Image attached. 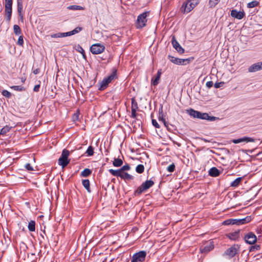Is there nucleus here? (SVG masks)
<instances>
[{
	"label": "nucleus",
	"instance_id": "nucleus-1",
	"mask_svg": "<svg viewBox=\"0 0 262 262\" xmlns=\"http://www.w3.org/2000/svg\"><path fill=\"white\" fill-rule=\"evenodd\" d=\"M201 0H187L184 3L181 8L183 13H188L192 10L199 3Z\"/></svg>",
	"mask_w": 262,
	"mask_h": 262
},
{
	"label": "nucleus",
	"instance_id": "nucleus-2",
	"mask_svg": "<svg viewBox=\"0 0 262 262\" xmlns=\"http://www.w3.org/2000/svg\"><path fill=\"white\" fill-rule=\"evenodd\" d=\"M70 155L69 150L64 149L62 150L61 156L58 159V164L62 166V168L65 167L70 162L68 157Z\"/></svg>",
	"mask_w": 262,
	"mask_h": 262
},
{
	"label": "nucleus",
	"instance_id": "nucleus-3",
	"mask_svg": "<svg viewBox=\"0 0 262 262\" xmlns=\"http://www.w3.org/2000/svg\"><path fill=\"white\" fill-rule=\"evenodd\" d=\"M154 184V182L152 180H147L143 183L139 187L135 192V194L139 195L143 191L149 189Z\"/></svg>",
	"mask_w": 262,
	"mask_h": 262
},
{
	"label": "nucleus",
	"instance_id": "nucleus-4",
	"mask_svg": "<svg viewBox=\"0 0 262 262\" xmlns=\"http://www.w3.org/2000/svg\"><path fill=\"white\" fill-rule=\"evenodd\" d=\"M148 14V12H144L138 16L136 22V27L137 28H142L146 26L147 22L146 17Z\"/></svg>",
	"mask_w": 262,
	"mask_h": 262
},
{
	"label": "nucleus",
	"instance_id": "nucleus-5",
	"mask_svg": "<svg viewBox=\"0 0 262 262\" xmlns=\"http://www.w3.org/2000/svg\"><path fill=\"white\" fill-rule=\"evenodd\" d=\"M239 246L238 245H233L231 247L227 249L224 253V255L228 256L229 258H231L234 256L238 252Z\"/></svg>",
	"mask_w": 262,
	"mask_h": 262
},
{
	"label": "nucleus",
	"instance_id": "nucleus-6",
	"mask_svg": "<svg viewBox=\"0 0 262 262\" xmlns=\"http://www.w3.org/2000/svg\"><path fill=\"white\" fill-rule=\"evenodd\" d=\"M146 256V252L144 251H141L133 256L131 262H143Z\"/></svg>",
	"mask_w": 262,
	"mask_h": 262
},
{
	"label": "nucleus",
	"instance_id": "nucleus-7",
	"mask_svg": "<svg viewBox=\"0 0 262 262\" xmlns=\"http://www.w3.org/2000/svg\"><path fill=\"white\" fill-rule=\"evenodd\" d=\"M116 78V71H114L108 77L104 78L101 83V89H104L112 80Z\"/></svg>",
	"mask_w": 262,
	"mask_h": 262
},
{
	"label": "nucleus",
	"instance_id": "nucleus-8",
	"mask_svg": "<svg viewBox=\"0 0 262 262\" xmlns=\"http://www.w3.org/2000/svg\"><path fill=\"white\" fill-rule=\"evenodd\" d=\"M105 48V46L102 44L95 43L91 47L90 50L93 54H99L103 52Z\"/></svg>",
	"mask_w": 262,
	"mask_h": 262
},
{
	"label": "nucleus",
	"instance_id": "nucleus-9",
	"mask_svg": "<svg viewBox=\"0 0 262 262\" xmlns=\"http://www.w3.org/2000/svg\"><path fill=\"white\" fill-rule=\"evenodd\" d=\"M168 58L171 62H172L174 64H176L185 65L187 63H188L190 61V60L189 58L180 59V58L174 57L171 55H168Z\"/></svg>",
	"mask_w": 262,
	"mask_h": 262
},
{
	"label": "nucleus",
	"instance_id": "nucleus-10",
	"mask_svg": "<svg viewBox=\"0 0 262 262\" xmlns=\"http://www.w3.org/2000/svg\"><path fill=\"white\" fill-rule=\"evenodd\" d=\"M245 240L247 243L252 245L256 242L257 238L253 233L249 232L245 236Z\"/></svg>",
	"mask_w": 262,
	"mask_h": 262
},
{
	"label": "nucleus",
	"instance_id": "nucleus-11",
	"mask_svg": "<svg viewBox=\"0 0 262 262\" xmlns=\"http://www.w3.org/2000/svg\"><path fill=\"white\" fill-rule=\"evenodd\" d=\"M213 248V242L212 241H209L205 244L204 246L201 247L200 251L202 253H207Z\"/></svg>",
	"mask_w": 262,
	"mask_h": 262
},
{
	"label": "nucleus",
	"instance_id": "nucleus-12",
	"mask_svg": "<svg viewBox=\"0 0 262 262\" xmlns=\"http://www.w3.org/2000/svg\"><path fill=\"white\" fill-rule=\"evenodd\" d=\"M255 140L251 137H244L242 138L233 139L232 140V142L234 144H238L241 142H254Z\"/></svg>",
	"mask_w": 262,
	"mask_h": 262
},
{
	"label": "nucleus",
	"instance_id": "nucleus-13",
	"mask_svg": "<svg viewBox=\"0 0 262 262\" xmlns=\"http://www.w3.org/2000/svg\"><path fill=\"white\" fill-rule=\"evenodd\" d=\"M262 69V62H257L251 65L248 68L249 72H255Z\"/></svg>",
	"mask_w": 262,
	"mask_h": 262
},
{
	"label": "nucleus",
	"instance_id": "nucleus-14",
	"mask_svg": "<svg viewBox=\"0 0 262 262\" xmlns=\"http://www.w3.org/2000/svg\"><path fill=\"white\" fill-rule=\"evenodd\" d=\"M231 16L238 19H242L245 16L244 11H238L236 10H232L231 12Z\"/></svg>",
	"mask_w": 262,
	"mask_h": 262
},
{
	"label": "nucleus",
	"instance_id": "nucleus-15",
	"mask_svg": "<svg viewBox=\"0 0 262 262\" xmlns=\"http://www.w3.org/2000/svg\"><path fill=\"white\" fill-rule=\"evenodd\" d=\"M251 217L250 216H247L245 218L239 219V220H234L232 225H242L247 223H249L251 221Z\"/></svg>",
	"mask_w": 262,
	"mask_h": 262
},
{
	"label": "nucleus",
	"instance_id": "nucleus-16",
	"mask_svg": "<svg viewBox=\"0 0 262 262\" xmlns=\"http://www.w3.org/2000/svg\"><path fill=\"white\" fill-rule=\"evenodd\" d=\"M199 119H204V120H208L211 121H213L215 120L216 118L215 117H211L209 116V115L207 113H201L200 112L199 117H198Z\"/></svg>",
	"mask_w": 262,
	"mask_h": 262
},
{
	"label": "nucleus",
	"instance_id": "nucleus-17",
	"mask_svg": "<svg viewBox=\"0 0 262 262\" xmlns=\"http://www.w3.org/2000/svg\"><path fill=\"white\" fill-rule=\"evenodd\" d=\"M17 12L20 17L23 19V15L22 14L23 9V0H17Z\"/></svg>",
	"mask_w": 262,
	"mask_h": 262
},
{
	"label": "nucleus",
	"instance_id": "nucleus-18",
	"mask_svg": "<svg viewBox=\"0 0 262 262\" xmlns=\"http://www.w3.org/2000/svg\"><path fill=\"white\" fill-rule=\"evenodd\" d=\"M161 74H162L161 70H159L155 78L152 79V80H151L152 84H153L154 85H157L159 83V81L160 79Z\"/></svg>",
	"mask_w": 262,
	"mask_h": 262
},
{
	"label": "nucleus",
	"instance_id": "nucleus-19",
	"mask_svg": "<svg viewBox=\"0 0 262 262\" xmlns=\"http://www.w3.org/2000/svg\"><path fill=\"white\" fill-rule=\"evenodd\" d=\"M187 112L190 116L193 117L194 118H198L199 117L200 112L199 111H195L191 108L190 110H187Z\"/></svg>",
	"mask_w": 262,
	"mask_h": 262
},
{
	"label": "nucleus",
	"instance_id": "nucleus-20",
	"mask_svg": "<svg viewBox=\"0 0 262 262\" xmlns=\"http://www.w3.org/2000/svg\"><path fill=\"white\" fill-rule=\"evenodd\" d=\"M209 174L212 177H217L220 174V171L216 167L211 168L209 171Z\"/></svg>",
	"mask_w": 262,
	"mask_h": 262
},
{
	"label": "nucleus",
	"instance_id": "nucleus-21",
	"mask_svg": "<svg viewBox=\"0 0 262 262\" xmlns=\"http://www.w3.org/2000/svg\"><path fill=\"white\" fill-rule=\"evenodd\" d=\"M119 177L124 180H130L133 179V177L127 172L120 171Z\"/></svg>",
	"mask_w": 262,
	"mask_h": 262
},
{
	"label": "nucleus",
	"instance_id": "nucleus-22",
	"mask_svg": "<svg viewBox=\"0 0 262 262\" xmlns=\"http://www.w3.org/2000/svg\"><path fill=\"white\" fill-rule=\"evenodd\" d=\"M90 184V181L89 180L85 179L82 181V185L83 187L86 189V190L89 192H91Z\"/></svg>",
	"mask_w": 262,
	"mask_h": 262
},
{
	"label": "nucleus",
	"instance_id": "nucleus-23",
	"mask_svg": "<svg viewBox=\"0 0 262 262\" xmlns=\"http://www.w3.org/2000/svg\"><path fill=\"white\" fill-rule=\"evenodd\" d=\"M242 180V178H241V177L236 178L235 180H234L231 183L230 186L234 187H237L239 184V183L241 182Z\"/></svg>",
	"mask_w": 262,
	"mask_h": 262
},
{
	"label": "nucleus",
	"instance_id": "nucleus-24",
	"mask_svg": "<svg viewBox=\"0 0 262 262\" xmlns=\"http://www.w3.org/2000/svg\"><path fill=\"white\" fill-rule=\"evenodd\" d=\"M68 9L72 10H83L84 8L78 5H72L67 7Z\"/></svg>",
	"mask_w": 262,
	"mask_h": 262
},
{
	"label": "nucleus",
	"instance_id": "nucleus-25",
	"mask_svg": "<svg viewBox=\"0 0 262 262\" xmlns=\"http://www.w3.org/2000/svg\"><path fill=\"white\" fill-rule=\"evenodd\" d=\"M28 229L30 231H35V222L34 221H31L28 224Z\"/></svg>",
	"mask_w": 262,
	"mask_h": 262
},
{
	"label": "nucleus",
	"instance_id": "nucleus-26",
	"mask_svg": "<svg viewBox=\"0 0 262 262\" xmlns=\"http://www.w3.org/2000/svg\"><path fill=\"white\" fill-rule=\"evenodd\" d=\"M227 236L230 239L235 241L238 237V232L229 233L227 235Z\"/></svg>",
	"mask_w": 262,
	"mask_h": 262
},
{
	"label": "nucleus",
	"instance_id": "nucleus-27",
	"mask_svg": "<svg viewBox=\"0 0 262 262\" xmlns=\"http://www.w3.org/2000/svg\"><path fill=\"white\" fill-rule=\"evenodd\" d=\"M92 173V171L88 168L84 169L81 173V176L86 177L90 176Z\"/></svg>",
	"mask_w": 262,
	"mask_h": 262
},
{
	"label": "nucleus",
	"instance_id": "nucleus-28",
	"mask_svg": "<svg viewBox=\"0 0 262 262\" xmlns=\"http://www.w3.org/2000/svg\"><path fill=\"white\" fill-rule=\"evenodd\" d=\"M123 164V161L121 159H115L113 161V165L116 167H119L121 166Z\"/></svg>",
	"mask_w": 262,
	"mask_h": 262
},
{
	"label": "nucleus",
	"instance_id": "nucleus-29",
	"mask_svg": "<svg viewBox=\"0 0 262 262\" xmlns=\"http://www.w3.org/2000/svg\"><path fill=\"white\" fill-rule=\"evenodd\" d=\"M171 43L173 46V47L174 49L177 48V47H179V46H180V44L179 43V42L176 40L174 36H172Z\"/></svg>",
	"mask_w": 262,
	"mask_h": 262
},
{
	"label": "nucleus",
	"instance_id": "nucleus-30",
	"mask_svg": "<svg viewBox=\"0 0 262 262\" xmlns=\"http://www.w3.org/2000/svg\"><path fill=\"white\" fill-rule=\"evenodd\" d=\"M120 171H121V170H120V169H119V170H114V169H111L109 170V172L112 175H113L114 176H116V177H119Z\"/></svg>",
	"mask_w": 262,
	"mask_h": 262
},
{
	"label": "nucleus",
	"instance_id": "nucleus-31",
	"mask_svg": "<svg viewBox=\"0 0 262 262\" xmlns=\"http://www.w3.org/2000/svg\"><path fill=\"white\" fill-rule=\"evenodd\" d=\"M13 30L14 32L16 35H19L21 34V30L20 27L17 25H15L13 26Z\"/></svg>",
	"mask_w": 262,
	"mask_h": 262
},
{
	"label": "nucleus",
	"instance_id": "nucleus-32",
	"mask_svg": "<svg viewBox=\"0 0 262 262\" xmlns=\"http://www.w3.org/2000/svg\"><path fill=\"white\" fill-rule=\"evenodd\" d=\"M144 170V167L142 164L138 165L136 168V171L139 173H142V172H143Z\"/></svg>",
	"mask_w": 262,
	"mask_h": 262
},
{
	"label": "nucleus",
	"instance_id": "nucleus-33",
	"mask_svg": "<svg viewBox=\"0 0 262 262\" xmlns=\"http://www.w3.org/2000/svg\"><path fill=\"white\" fill-rule=\"evenodd\" d=\"M85 154H87L88 156H92L94 154V148L92 146H90L87 149Z\"/></svg>",
	"mask_w": 262,
	"mask_h": 262
},
{
	"label": "nucleus",
	"instance_id": "nucleus-34",
	"mask_svg": "<svg viewBox=\"0 0 262 262\" xmlns=\"http://www.w3.org/2000/svg\"><path fill=\"white\" fill-rule=\"evenodd\" d=\"M259 3L257 1H253L247 4V7L249 8H252L256 6H257L258 5Z\"/></svg>",
	"mask_w": 262,
	"mask_h": 262
},
{
	"label": "nucleus",
	"instance_id": "nucleus-35",
	"mask_svg": "<svg viewBox=\"0 0 262 262\" xmlns=\"http://www.w3.org/2000/svg\"><path fill=\"white\" fill-rule=\"evenodd\" d=\"M220 0H209V5L211 7H215L219 2Z\"/></svg>",
	"mask_w": 262,
	"mask_h": 262
},
{
	"label": "nucleus",
	"instance_id": "nucleus-36",
	"mask_svg": "<svg viewBox=\"0 0 262 262\" xmlns=\"http://www.w3.org/2000/svg\"><path fill=\"white\" fill-rule=\"evenodd\" d=\"M77 50L82 55V56L84 59L86 58V56L85 55L84 50L83 49V48L81 46H78Z\"/></svg>",
	"mask_w": 262,
	"mask_h": 262
},
{
	"label": "nucleus",
	"instance_id": "nucleus-37",
	"mask_svg": "<svg viewBox=\"0 0 262 262\" xmlns=\"http://www.w3.org/2000/svg\"><path fill=\"white\" fill-rule=\"evenodd\" d=\"M138 108L137 102L134 98L132 99V109L137 110Z\"/></svg>",
	"mask_w": 262,
	"mask_h": 262
},
{
	"label": "nucleus",
	"instance_id": "nucleus-38",
	"mask_svg": "<svg viewBox=\"0 0 262 262\" xmlns=\"http://www.w3.org/2000/svg\"><path fill=\"white\" fill-rule=\"evenodd\" d=\"M10 129V127L8 126H5L1 129L0 134L2 135L6 134L7 133L9 132Z\"/></svg>",
	"mask_w": 262,
	"mask_h": 262
},
{
	"label": "nucleus",
	"instance_id": "nucleus-39",
	"mask_svg": "<svg viewBox=\"0 0 262 262\" xmlns=\"http://www.w3.org/2000/svg\"><path fill=\"white\" fill-rule=\"evenodd\" d=\"M174 169H175V165L173 163L169 165L167 168V171L170 172H173L174 170Z\"/></svg>",
	"mask_w": 262,
	"mask_h": 262
},
{
	"label": "nucleus",
	"instance_id": "nucleus-40",
	"mask_svg": "<svg viewBox=\"0 0 262 262\" xmlns=\"http://www.w3.org/2000/svg\"><path fill=\"white\" fill-rule=\"evenodd\" d=\"M2 94L4 96L7 98H10L11 96V93L7 90H3L2 92Z\"/></svg>",
	"mask_w": 262,
	"mask_h": 262
},
{
	"label": "nucleus",
	"instance_id": "nucleus-41",
	"mask_svg": "<svg viewBox=\"0 0 262 262\" xmlns=\"http://www.w3.org/2000/svg\"><path fill=\"white\" fill-rule=\"evenodd\" d=\"M81 30H82V28L81 27H78L76 28L75 29H74L73 30L71 31V33H72V34H73V35H74L76 33H79L80 31H81Z\"/></svg>",
	"mask_w": 262,
	"mask_h": 262
},
{
	"label": "nucleus",
	"instance_id": "nucleus-42",
	"mask_svg": "<svg viewBox=\"0 0 262 262\" xmlns=\"http://www.w3.org/2000/svg\"><path fill=\"white\" fill-rule=\"evenodd\" d=\"M23 44H24L23 36L22 35H21L18 38V39L17 41V45L23 46Z\"/></svg>",
	"mask_w": 262,
	"mask_h": 262
},
{
	"label": "nucleus",
	"instance_id": "nucleus-43",
	"mask_svg": "<svg viewBox=\"0 0 262 262\" xmlns=\"http://www.w3.org/2000/svg\"><path fill=\"white\" fill-rule=\"evenodd\" d=\"M129 169L130 166L129 165L127 164L122 166V168L120 169V170H121V171L124 172V171L129 170Z\"/></svg>",
	"mask_w": 262,
	"mask_h": 262
},
{
	"label": "nucleus",
	"instance_id": "nucleus-44",
	"mask_svg": "<svg viewBox=\"0 0 262 262\" xmlns=\"http://www.w3.org/2000/svg\"><path fill=\"white\" fill-rule=\"evenodd\" d=\"M11 88L15 91H21L23 90V87H21L20 86H17V85L12 86L11 87Z\"/></svg>",
	"mask_w": 262,
	"mask_h": 262
},
{
	"label": "nucleus",
	"instance_id": "nucleus-45",
	"mask_svg": "<svg viewBox=\"0 0 262 262\" xmlns=\"http://www.w3.org/2000/svg\"><path fill=\"white\" fill-rule=\"evenodd\" d=\"M12 6H5V12L7 13L12 14Z\"/></svg>",
	"mask_w": 262,
	"mask_h": 262
},
{
	"label": "nucleus",
	"instance_id": "nucleus-46",
	"mask_svg": "<svg viewBox=\"0 0 262 262\" xmlns=\"http://www.w3.org/2000/svg\"><path fill=\"white\" fill-rule=\"evenodd\" d=\"M175 49L180 53L182 54L184 53V49L181 46H179V47H177Z\"/></svg>",
	"mask_w": 262,
	"mask_h": 262
},
{
	"label": "nucleus",
	"instance_id": "nucleus-47",
	"mask_svg": "<svg viewBox=\"0 0 262 262\" xmlns=\"http://www.w3.org/2000/svg\"><path fill=\"white\" fill-rule=\"evenodd\" d=\"M175 49L180 53L182 54L184 53V49L181 46H179V47H177Z\"/></svg>",
	"mask_w": 262,
	"mask_h": 262
},
{
	"label": "nucleus",
	"instance_id": "nucleus-48",
	"mask_svg": "<svg viewBox=\"0 0 262 262\" xmlns=\"http://www.w3.org/2000/svg\"><path fill=\"white\" fill-rule=\"evenodd\" d=\"M224 84V82H216L215 84H214V87L215 88H219L221 86H222L223 85V84Z\"/></svg>",
	"mask_w": 262,
	"mask_h": 262
},
{
	"label": "nucleus",
	"instance_id": "nucleus-49",
	"mask_svg": "<svg viewBox=\"0 0 262 262\" xmlns=\"http://www.w3.org/2000/svg\"><path fill=\"white\" fill-rule=\"evenodd\" d=\"M13 0H5V6H12Z\"/></svg>",
	"mask_w": 262,
	"mask_h": 262
},
{
	"label": "nucleus",
	"instance_id": "nucleus-50",
	"mask_svg": "<svg viewBox=\"0 0 262 262\" xmlns=\"http://www.w3.org/2000/svg\"><path fill=\"white\" fill-rule=\"evenodd\" d=\"M152 124L156 128H159L160 127V126H159V124L158 123L157 121L155 119L152 120Z\"/></svg>",
	"mask_w": 262,
	"mask_h": 262
},
{
	"label": "nucleus",
	"instance_id": "nucleus-51",
	"mask_svg": "<svg viewBox=\"0 0 262 262\" xmlns=\"http://www.w3.org/2000/svg\"><path fill=\"white\" fill-rule=\"evenodd\" d=\"M62 37L68 36H71L73 34H72L71 31L66 32V33H61Z\"/></svg>",
	"mask_w": 262,
	"mask_h": 262
},
{
	"label": "nucleus",
	"instance_id": "nucleus-52",
	"mask_svg": "<svg viewBox=\"0 0 262 262\" xmlns=\"http://www.w3.org/2000/svg\"><path fill=\"white\" fill-rule=\"evenodd\" d=\"M25 167L28 170H30V171H31V170H33V168L32 167V166L29 163H28L26 165H25Z\"/></svg>",
	"mask_w": 262,
	"mask_h": 262
},
{
	"label": "nucleus",
	"instance_id": "nucleus-53",
	"mask_svg": "<svg viewBox=\"0 0 262 262\" xmlns=\"http://www.w3.org/2000/svg\"><path fill=\"white\" fill-rule=\"evenodd\" d=\"M213 82L211 81H208L206 83V85L208 88H210L213 86Z\"/></svg>",
	"mask_w": 262,
	"mask_h": 262
},
{
	"label": "nucleus",
	"instance_id": "nucleus-54",
	"mask_svg": "<svg viewBox=\"0 0 262 262\" xmlns=\"http://www.w3.org/2000/svg\"><path fill=\"white\" fill-rule=\"evenodd\" d=\"M51 37L53 38L62 37L61 33L53 34L51 35Z\"/></svg>",
	"mask_w": 262,
	"mask_h": 262
},
{
	"label": "nucleus",
	"instance_id": "nucleus-55",
	"mask_svg": "<svg viewBox=\"0 0 262 262\" xmlns=\"http://www.w3.org/2000/svg\"><path fill=\"white\" fill-rule=\"evenodd\" d=\"M136 110L134 109H132V115L131 116L132 118H136Z\"/></svg>",
	"mask_w": 262,
	"mask_h": 262
},
{
	"label": "nucleus",
	"instance_id": "nucleus-56",
	"mask_svg": "<svg viewBox=\"0 0 262 262\" xmlns=\"http://www.w3.org/2000/svg\"><path fill=\"white\" fill-rule=\"evenodd\" d=\"M233 221H234V220H228L225 221V224L226 225H229V224L232 225V223L234 222Z\"/></svg>",
	"mask_w": 262,
	"mask_h": 262
},
{
	"label": "nucleus",
	"instance_id": "nucleus-57",
	"mask_svg": "<svg viewBox=\"0 0 262 262\" xmlns=\"http://www.w3.org/2000/svg\"><path fill=\"white\" fill-rule=\"evenodd\" d=\"M39 88H40V85L37 84L34 86L33 90L34 92H37L39 91Z\"/></svg>",
	"mask_w": 262,
	"mask_h": 262
},
{
	"label": "nucleus",
	"instance_id": "nucleus-58",
	"mask_svg": "<svg viewBox=\"0 0 262 262\" xmlns=\"http://www.w3.org/2000/svg\"><path fill=\"white\" fill-rule=\"evenodd\" d=\"M11 13H7L6 14V17H7V20L8 21H9L10 20V19H11Z\"/></svg>",
	"mask_w": 262,
	"mask_h": 262
},
{
	"label": "nucleus",
	"instance_id": "nucleus-59",
	"mask_svg": "<svg viewBox=\"0 0 262 262\" xmlns=\"http://www.w3.org/2000/svg\"><path fill=\"white\" fill-rule=\"evenodd\" d=\"M159 119L160 120H161L164 123V124L165 126H167V123L164 119H163V118L160 117Z\"/></svg>",
	"mask_w": 262,
	"mask_h": 262
},
{
	"label": "nucleus",
	"instance_id": "nucleus-60",
	"mask_svg": "<svg viewBox=\"0 0 262 262\" xmlns=\"http://www.w3.org/2000/svg\"><path fill=\"white\" fill-rule=\"evenodd\" d=\"M73 119H74V120H78V115L77 114H74L73 116Z\"/></svg>",
	"mask_w": 262,
	"mask_h": 262
},
{
	"label": "nucleus",
	"instance_id": "nucleus-61",
	"mask_svg": "<svg viewBox=\"0 0 262 262\" xmlns=\"http://www.w3.org/2000/svg\"><path fill=\"white\" fill-rule=\"evenodd\" d=\"M261 231H262V227H260L259 229H258L256 230V233H257V234H260L261 233Z\"/></svg>",
	"mask_w": 262,
	"mask_h": 262
},
{
	"label": "nucleus",
	"instance_id": "nucleus-62",
	"mask_svg": "<svg viewBox=\"0 0 262 262\" xmlns=\"http://www.w3.org/2000/svg\"><path fill=\"white\" fill-rule=\"evenodd\" d=\"M39 72V69H35L33 71V73L34 74H37Z\"/></svg>",
	"mask_w": 262,
	"mask_h": 262
}]
</instances>
